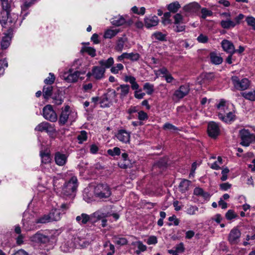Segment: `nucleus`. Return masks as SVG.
I'll return each instance as SVG.
<instances>
[{
  "label": "nucleus",
  "mask_w": 255,
  "mask_h": 255,
  "mask_svg": "<svg viewBox=\"0 0 255 255\" xmlns=\"http://www.w3.org/2000/svg\"><path fill=\"white\" fill-rule=\"evenodd\" d=\"M1 10L0 11V23L5 28H12L16 23L18 15L10 13L12 0H0Z\"/></svg>",
  "instance_id": "f257e3e1"
},
{
  "label": "nucleus",
  "mask_w": 255,
  "mask_h": 255,
  "mask_svg": "<svg viewBox=\"0 0 255 255\" xmlns=\"http://www.w3.org/2000/svg\"><path fill=\"white\" fill-rule=\"evenodd\" d=\"M78 180L75 176H73L71 179L66 182L64 184L62 193L66 196H70L73 198L75 195V193L78 187Z\"/></svg>",
  "instance_id": "f03ea898"
},
{
  "label": "nucleus",
  "mask_w": 255,
  "mask_h": 255,
  "mask_svg": "<svg viewBox=\"0 0 255 255\" xmlns=\"http://www.w3.org/2000/svg\"><path fill=\"white\" fill-rule=\"evenodd\" d=\"M94 195L100 199H106L111 195V191L107 184H99L94 188Z\"/></svg>",
  "instance_id": "7ed1b4c3"
},
{
  "label": "nucleus",
  "mask_w": 255,
  "mask_h": 255,
  "mask_svg": "<svg viewBox=\"0 0 255 255\" xmlns=\"http://www.w3.org/2000/svg\"><path fill=\"white\" fill-rule=\"evenodd\" d=\"M239 136L241 139L240 144L244 146H248L250 143L255 141V135L251 133L248 129H241L239 131Z\"/></svg>",
  "instance_id": "20e7f679"
},
{
  "label": "nucleus",
  "mask_w": 255,
  "mask_h": 255,
  "mask_svg": "<svg viewBox=\"0 0 255 255\" xmlns=\"http://www.w3.org/2000/svg\"><path fill=\"white\" fill-rule=\"evenodd\" d=\"M231 80L234 88L237 90H246L250 86V82L247 78H243L240 80L238 77L234 76L232 77Z\"/></svg>",
  "instance_id": "39448f33"
},
{
  "label": "nucleus",
  "mask_w": 255,
  "mask_h": 255,
  "mask_svg": "<svg viewBox=\"0 0 255 255\" xmlns=\"http://www.w3.org/2000/svg\"><path fill=\"white\" fill-rule=\"evenodd\" d=\"M43 116L46 120L51 122H55L57 120V115L50 105H47L43 108Z\"/></svg>",
  "instance_id": "423d86ee"
},
{
  "label": "nucleus",
  "mask_w": 255,
  "mask_h": 255,
  "mask_svg": "<svg viewBox=\"0 0 255 255\" xmlns=\"http://www.w3.org/2000/svg\"><path fill=\"white\" fill-rule=\"evenodd\" d=\"M241 236V231L237 228H234L228 235V241L232 245H237L240 241Z\"/></svg>",
  "instance_id": "0eeeda50"
},
{
  "label": "nucleus",
  "mask_w": 255,
  "mask_h": 255,
  "mask_svg": "<svg viewBox=\"0 0 255 255\" xmlns=\"http://www.w3.org/2000/svg\"><path fill=\"white\" fill-rule=\"evenodd\" d=\"M207 131L210 137L216 138L220 134V129L217 123L211 122L208 124Z\"/></svg>",
  "instance_id": "6e6552de"
},
{
  "label": "nucleus",
  "mask_w": 255,
  "mask_h": 255,
  "mask_svg": "<svg viewBox=\"0 0 255 255\" xmlns=\"http://www.w3.org/2000/svg\"><path fill=\"white\" fill-rule=\"evenodd\" d=\"M31 242L38 244H46L49 241L48 236L44 235L40 231L32 235L29 238Z\"/></svg>",
  "instance_id": "1a4fd4ad"
},
{
  "label": "nucleus",
  "mask_w": 255,
  "mask_h": 255,
  "mask_svg": "<svg viewBox=\"0 0 255 255\" xmlns=\"http://www.w3.org/2000/svg\"><path fill=\"white\" fill-rule=\"evenodd\" d=\"M70 113L69 106H66L62 109L58 121L60 125H64L67 122Z\"/></svg>",
  "instance_id": "9d476101"
},
{
  "label": "nucleus",
  "mask_w": 255,
  "mask_h": 255,
  "mask_svg": "<svg viewBox=\"0 0 255 255\" xmlns=\"http://www.w3.org/2000/svg\"><path fill=\"white\" fill-rule=\"evenodd\" d=\"M189 90L188 85H182L178 90L175 91L173 96L177 99H182L188 94Z\"/></svg>",
  "instance_id": "9b49d317"
},
{
  "label": "nucleus",
  "mask_w": 255,
  "mask_h": 255,
  "mask_svg": "<svg viewBox=\"0 0 255 255\" xmlns=\"http://www.w3.org/2000/svg\"><path fill=\"white\" fill-rule=\"evenodd\" d=\"M67 158L68 155L60 152H56L55 153V162L58 166H62L65 165L67 161Z\"/></svg>",
  "instance_id": "f8f14e48"
},
{
  "label": "nucleus",
  "mask_w": 255,
  "mask_h": 255,
  "mask_svg": "<svg viewBox=\"0 0 255 255\" xmlns=\"http://www.w3.org/2000/svg\"><path fill=\"white\" fill-rule=\"evenodd\" d=\"M116 136L122 142L128 143L129 141L130 132L125 129L119 130Z\"/></svg>",
  "instance_id": "ddd939ff"
},
{
  "label": "nucleus",
  "mask_w": 255,
  "mask_h": 255,
  "mask_svg": "<svg viewBox=\"0 0 255 255\" xmlns=\"http://www.w3.org/2000/svg\"><path fill=\"white\" fill-rule=\"evenodd\" d=\"M222 15H225L227 17V19L222 20L220 22V24L223 28L230 29L234 27L236 25V23L234 21L228 18L230 17V13H224Z\"/></svg>",
  "instance_id": "4468645a"
},
{
  "label": "nucleus",
  "mask_w": 255,
  "mask_h": 255,
  "mask_svg": "<svg viewBox=\"0 0 255 255\" xmlns=\"http://www.w3.org/2000/svg\"><path fill=\"white\" fill-rule=\"evenodd\" d=\"M221 44L223 49L226 52L229 53L231 55L236 53L235 46L232 42L228 40L224 39L222 41Z\"/></svg>",
  "instance_id": "2eb2a0df"
},
{
  "label": "nucleus",
  "mask_w": 255,
  "mask_h": 255,
  "mask_svg": "<svg viewBox=\"0 0 255 255\" xmlns=\"http://www.w3.org/2000/svg\"><path fill=\"white\" fill-rule=\"evenodd\" d=\"M140 58V55L137 53H124L118 57V60L122 61L124 59H128L132 61H136Z\"/></svg>",
  "instance_id": "dca6fc26"
},
{
  "label": "nucleus",
  "mask_w": 255,
  "mask_h": 255,
  "mask_svg": "<svg viewBox=\"0 0 255 255\" xmlns=\"http://www.w3.org/2000/svg\"><path fill=\"white\" fill-rule=\"evenodd\" d=\"M105 69L104 68L95 66L92 70V76L97 80L102 79L104 77Z\"/></svg>",
  "instance_id": "f3484780"
},
{
  "label": "nucleus",
  "mask_w": 255,
  "mask_h": 255,
  "mask_svg": "<svg viewBox=\"0 0 255 255\" xmlns=\"http://www.w3.org/2000/svg\"><path fill=\"white\" fill-rule=\"evenodd\" d=\"M200 7L201 6L197 2H193L185 5L183 9L186 12L193 13L198 12Z\"/></svg>",
  "instance_id": "a211bd4d"
},
{
  "label": "nucleus",
  "mask_w": 255,
  "mask_h": 255,
  "mask_svg": "<svg viewBox=\"0 0 255 255\" xmlns=\"http://www.w3.org/2000/svg\"><path fill=\"white\" fill-rule=\"evenodd\" d=\"M219 118L225 123H229L233 121L235 119V115L234 113L230 112L227 114L226 116H224L222 113H219Z\"/></svg>",
  "instance_id": "6ab92c4d"
},
{
  "label": "nucleus",
  "mask_w": 255,
  "mask_h": 255,
  "mask_svg": "<svg viewBox=\"0 0 255 255\" xmlns=\"http://www.w3.org/2000/svg\"><path fill=\"white\" fill-rule=\"evenodd\" d=\"M158 21V18L156 16L145 18L144 19L145 26L147 28H150L157 25Z\"/></svg>",
  "instance_id": "aec40b11"
},
{
  "label": "nucleus",
  "mask_w": 255,
  "mask_h": 255,
  "mask_svg": "<svg viewBox=\"0 0 255 255\" xmlns=\"http://www.w3.org/2000/svg\"><path fill=\"white\" fill-rule=\"evenodd\" d=\"M74 244L75 247H79L84 248L88 247L90 243L84 239L77 237L74 238Z\"/></svg>",
  "instance_id": "412c9836"
},
{
  "label": "nucleus",
  "mask_w": 255,
  "mask_h": 255,
  "mask_svg": "<svg viewBox=\"0 0 255 255\" xmlns=\"http://www.w3.org/2000/svg\"><path fill=\"white\" fill-rule=\"evenodd\" d=\"M111 216L109 213L104 212L102 209H101L91 215V218L96 219L97 220H102Z\"/></svg>",
  "instance_id": "4be33fe9"
},
{
  "label": "nucleus",
  "mask_w": 255,
  "mask_h": 255,
  "mask_svg": "<svg viewBox=\"0 0 255 255\" xmlns=\"http://www.w3.org/2000/svg\"><path fill=\"white\" fill-rule=\"evenodd\" d=\"M51 127L49 123L47 122H42L38 125L35 128L36 131L42 132H49L51 131Z\"/></svg>",
  "instance_id": "5701e85b"
},
{
  "label": "nucleus",
  "mask_w": 255,
  "mask_h": 255,
  "mask_svg": "<svg viewBox=\"0 0 255 255\" xmlns=\"http://www.w3.org/2000/svg\"><path fill=\"white\" fill-rule=\"evenodd\" d=\"M11 37L9 34H6L3 36L0 41V45L1 49H6L10 45Z\"/></svg>",
  "instance_id": "b1692460"
},
{
  "label": "nucleus",
  "mask_w": 255,
  "mask_h": 255,
  "mask_svg": "<svg viewBox=\"0 0 255 255\" xmlns=\"http://www.w3.org/2000/svg\"><path fill=\"white\" fill-rule=\"evenodd\" d=\"M129 90V86L127 84L121 85L119 87L117 88V91H120V94L121 98H123L126 97L128 94Z\"/></svg>",
  "instance_id": "393cba45"
},
{
  "label": "nucleus",
  "mask_w": 255,
  "mask_h": 255,
  "mask_svg": "<svg viewBox=\"0 0 255 255\" xmlns=\"http://www.w3.org/2000/svg\"><path fill=\"white\" fill-rule=\"evenodd\" d=\"M65 74L64 76V78L68 82H75L78 79L80 75V73L78 71H75L73 73H70L66 75Z\"/></svg>",
  "instance_id": "a878e982"
},
{
  "label": "nucleus",
  "mask_w": 255,
  "mask_h": 255,
  "mask_svg": "<svg viewBox=\"0 0 255 255\" xmlns=\"http://www.w3.org/2000/svg\"><path fill=\"white\" fill-rule=\"evenodd\" d=\"M127 41V38L125 36L119 37L115 46V50L117 51L121 52L123 50L124 44Z\"/></svg>",
  "instance_id": "bb28decb"
},
{
  "label": "nucleus",
  "mask_w": 255,
  "mask_h": 255,
  "mask_svg": "<svg viewBox=\"0 0 255 255\" xmlns=\"http://www.w3.org/2000/svg\"><path fill=\"white\" fill-rule=\"evenodd\" d=\"M194 194L196 196L202 197L206 200L209 199L210 197L209 193L204 191L202 188L200 187H196L194 189Z\"/></svg>",
  "instance_id": "cd10ccee"
},
{
  "label": "nucleus",
  "mask_w": 255,
  "mask_h": 255,
  "mask_svg": "<svg viewBox=\"0 0 255 255\" xmlns=\"http://www.w3.org/2000/svg\"><path fill=\"white\" fill-rule=\"evenodd\" d=\"M90 220V216L85 213H82L80 215L77 216L76 218V221L80 225H85L87 224Z\"/></svg>",
  "instance_id": "c85d7f7f"
},
{
  "label": "nucleus",
  "mask_w": 255,
  "mask_h": 255,
  "mask_svg": "<svg viewBox=\"0 0 255 255\" xmlns=\"http://www.w3.org/2000/svg\"><path fill=\"white\" fill-rule=\"evenodd\" d=\"M122 158L123 162L120 161L119 163V166L123 168H127L130 164L128 158V154L126 152L122 153Z\"/></svg>",
  "instance_id": "c756f323"
},
{
  "label": "nucleus",
  "mask_w": 255,
  "mask_h": 255,
  "mask_svg": "<svg viewBox=\"0 0 255 255\" xmlns=\"http://www.w3.org/2000/svg\"><path fill=\"white\" fill-rule=\"evenodd\" d=\"M131 245L137 248V250L135 251L136 255H139L141 252H143L146 250V246L140 241L132 242Z\"/></svg>",
  "instance_id": "7c9ffc66"
},
{
  "label": "nucleus",
  "mask_w": 255,
  "mask_h": 255,
  "mask_svg": "<svg viewBox=\"0 0 255 255\" xmlns=\"http://www.w3.org/2000/svg\"><path fill=\"white\" fill-rule=\"evenodd\" d=\"M210 57L211 62L214 64L219 65L223 62V58L215 52H211Z\"/></svg>",
  "instance_id": "2f4dec72"
},
{
  "label": "nucleus",
  "mask_w": 255,
  "mask_h": 255,
  "mask_svg": "<svg viewBox=\"0 0 255 255\" xmlns=\"http://www.w3.org/2000/svg\"><path fill=\"white\" fill-rule=\"evenodd\" d=\"M99 64L102 68H109L112 66L114 63L113 58L110 57L107 60H101L99 61Z\"/></svg>",
  "instance_id": "473e14b6"
},
{
  "label": "nucleus",
  "mask_w": 255,
  "mask_h": 255,
  "mask_svg": "<svg viewBox=\"0 0 255 255\" xmlns=\"http://www.w3.org/2000/svg\"><path fill=\"white\" fill-rule=\"evenodd\" d=\"M40 155L41 158V163L42 164H48L51 162L50 155L48 152L41 151Z\"/></svg>",
  "instance_id": "72a5a7b5"
},
{
  "label": "nucleus",
  "mask_w": 255,
  "mask_h": 255,
  "mask_svg": "<svg viewBox=\"0 0 255 255\" xmlns=\"http://www.w3.org/2000/svg\"><path fill=\"white\" fill-rule=\"evenodd\" d=\"M113 242L118 245L124 246L128 244V240L125 238L120 237L117 236H114L113 237Z\"/></svg>",
  "instance_id": "f704fd0d"
},
{
  "label": "nucleus",
  "mask_w": 255,
  "mask_h": 255,
  "mask_svg": "<svg viewBox=\"0 0 255 255\" xmlns=\"http://www.w3.org/2000/svg\"><path fill=\"white\" fill-rule=\"evenodd\" d=\"M126 23L125 19L121 16H117L113 18L111 20V23L115 26H119L124 24Z\"/></svg>",
  "instance_id": "c9c22d12"
},
{
  "label": "nucleus",
  "mask_w": 255,
  "mask_h": 255,
  "mask_svg": "<svg viewBox=\"0 0 255 255\" xmlns=\"http://www.w3.org/2000/svg\"><path fill=\"white\" fill-rule=\"evenodd\" d=\"M61 250L64 253H68L72 251L74 248V245L72 243L68 241L63 243L60 247Z\"/></svg>",
  "instance_id": "e433bc0d"
},
{
  "label": "nucleus",
  "mask_w": 255,
  "mask_h": 255,
  "mask_svg": "<svg viewBox=\"0 0 255 255\" xmlns=\"http://www.w3.org/2000/svg\"><path fill=\"white\" fill-rule=\"evenodd\" d=\"M52 221H58L61 218V213L58 209H53L49 214Z\"/></svg>",
  "instance_id": "4c0bfd02"
},
{
  "label": "nucleus",
  "mask_w": 255,
  "mask_h": 255,
  "mask_svg": "<svg viewBox=\"0 0 255 255\" xmlns=\"http://www.w3.org/2000/svg\"><path fill=\"white\" fill-rule=\"evenodd\" d=\"M118 29H107L104 35V37L106 39H111L115 36L119 32Z\"/></svg>",
  "instance_id": "58836bf2"
},
{
  "label": "nucleus",
  "mask_w": 255,
  "mask_h": 255,
  "mask_svg": "<svg viewBox=\"0 0 255 255\" xmlns=\"http://www.w3.org/2000/svg\"><path fill=\"white\" fill-rule=\"evenodd\" d=\"M53 87L51 85L44 86L43 88V96L44 99H48L51 95Z\"/></svg>",
  "instance_id": "ea45409f"
},
{
  "label": "nucleus",
  "mask_w": 255,
  "mask_h": 255,
  "mask_svg": "<svg viewBox=\"0 0 255 255\" xmlns=\"http://www.w3.org/2000/svg\"><path fill=\"white\" fill-rule=\"evenodd\" d=\"M241 95L246 99L251 101H255V91H252L248 92L241 93Z\"/></svg>",
  "instance_id": "a19ab883"
},
{
  "label": "nucleus",
  "mask_w": 255,
  "mask_h": 255,
  "mask_svg": "<svg viewBox=\"0 0 255 255\" xmlns=\"http://www.w3.org/2000/svg\"><path fill=\"white\" fill-rule=\"evenodd\" d=\"M190 184V181L188 180L184 179L180 183L179 188L180 190L182 192H185L189 189Z\"/></svg>",
  "instance_id": "79ce46f5"
},
{
  "label": "nucleus",
  "mask_w": 255,
  "mask_h": 255,
  "mask_svg": "<svg viewBox=\"0 0 255 255\" xmlns=\"http://www.w3.org/2000/svg\"><path fill=\"white\" fill-rule=\"evenodd\" d=\"M180 7V5L178 1H175L168 5L167 8L170 12H176Z\"/></svg>",
  "instance_id": "37998d69"
},
{
  "label": "nucleus",
  "mask_w": 255,
  "mask_h": 255,
  "mask_svg": "<svg viewBox=\"0 0 255 255\" xmlns=\"http://www.w3.org/2000/svg\"><path fill=\"white\" fill-rule=\"evenodd\" d=\"M217 108L220 111L219 113L225 112L227 109L226 101L224 99H221L218 104L217 105Z\"/></svg>",
  "instance_id": "c03bdc74"
},
{
  "label": "nucleus",
  "mask_w": 255,
  "mask_h": 255,
  "mask_svg": "<svg viewBox=\"0 0 255 255\" xmlns=\"http://www.w3.org/2000/svg\"><path fill=\"white\" fill-rule=\"evenodd\" d=\"M143 89L147 95H150L154 92V85L149 83H145L143 85Z\"/></svg>",
  "instance_id": "a18cd8bd"
},
{
  "label": "nucleus",
  "mask_w": 255,
  "mask_h": 255,
  "mask_svg": "<svg viewBox=\"0 0 255 255\" xmlns=\"http://www.w3.org/2000/svg\"><path fill=\"white\" fill-rule=\"evenodd\" d=\"M163 128L164 130H168L171 132H175L179 130V129L177 127L169 123H165L163 126Z\"/></svg>",
  "instance_id": "49530a36"
},
{
  "label": "nucleus",
  "mask_w": 255,
  "mask_h": 255,
  "mask_svg": "<svg viewBox=\"0 0 255 255\" xmlns=\"http://www.w3.org/2000/svg\"><path fill=\"white\" fill-rule=\"evenodd\" d=\"M52 222L51 217L49 215H44L35 221L36 223L45 224L48 222Z\"/></svg>",
  "instance_id": "de8ad7c7"
},
{
  "label": "nucleus",
  "mask_w": 255,
  "mask_h": 255,
  "mask_svg": "<svg viewBox=\"0 0 255 255\" xmlns=\"http://www.w3.org/2000/svg\"><path fill=\"white\" fill-rule=\"evenodd\" d=\"M81 52H85L92 57L96 56V50L92 47H84L82 48Z\"/></svg>",
  "instance_id": "09e8293b"
},
{
  "label": "nucleus",
  "mask_w": 255,
  "mask_h": 255,
  "mask_svg": "<svg viewBox=\"0 0 255 255\" xmlns=\"http://www.w3.org/2000/svg\"><path fill=\"white\" fill-rule=\"evenodd\" d=\"M117 96V94L115 91L113 90H110L106 95L105 99L106 101L111 102L113 100L116 99Z\"/></svg>",
  "instance_id": "8fccbe9b"
},
{
  "label": "nucleus",
  "mask_w": 255,
  "mask_h": 255,
  "mask_svg": "<svg viewBox=\"0 0 255 255\" xmlns=\"http://www.w3.org/2000/svg\"><path fill=\"white\" fill-rule=\"evenodd\" d=\"M109 155L114 156L119 155L121 154V149L118 147H115L113 149H109L107 150Z\"/></svg>",
  "instance_id": "3c124183"
},
{
  "label": "nucleus",
  "mask_w": 255,
  "mask_h": 255,
  "mask_svg": "<svg viewBox=\"0 0 255 255\" xmlns=\"http://www.w3.org/2000/svg\"><path fill=\"white\" fill-rule=\"evenodd\" d=\"M77 139L79 141L80 143L86 141L87 139V133L85 130H82L77 136Z\"/></svg>",
  "instance_id": "603ef678"
},
{
  "label": "nucleus",
  "mask_w": 255,
  "mask_h": 255,
  "mask_svg": "<svg viewBox=\"0 0 255 255\" xmlns=\"http://www.w3.org/2000/svg\"><path fill=\"white\" fill-rule=\"evenodd\" d=\"M152 37H154L156 39L160 41L166 40V35L163 34L161 32H156L152 34Z\"/></svg>",
  "instance_id": "864d4df0"
},
{
  "label": "nucleus",
  "mask_w": 255,
  "mask_h": 255,
  "mask_svg": "<svg viewBox=\"0 0 255 255\" xmlns=\"http://www.w3.org/2000/svg\"><path fill=\"white\" fill-rule=\"evenodd\" d=\"M124 69L123 64L119 63L117 64L115 66H113L111 68V72L115 74L119 73V71L122 70Z\"/></svg>",
  "instance_id": "5fc2aeb1"
},
{
  "label": "nucleus",
  "mask_w": 255,
  "mask_h": 255,
  "mask_svg": "<svg viewBox=\"0 0 255 255\" xmlns=\"http://www.w3.org/2000/svg\"><path fill=\"white\" fill-rule=\"evenodd\" d=\"M246 21L248 25L252 27V29L255 30V18L253 16H248Z\"/></svg>",
  "instance_id": "6e6d98bb"
},
{
  "label": "nucleus",
  "mask_w": 255,
  "mask_h": 255,
  "mask_svg": "<svg viewBox=\"0 0 255 255\" xmlns=\"http://www.w3.org/2000/svg\"><path fill=\"white\" fill-rule=\"evenodd\" d=\"M7 66L8 63L5 59L0 60V75L4 73V69L7 67Z\"/></svg>",
  "instance_id": "4d7b16f0"
},
{
  "label": "nucleus",
  "mask_w": 255,
  "mask_h": 255,
  "mask_svg": "<svg viewBox=\"0 0 255 255\" xmlns=\"http://www.w3.org/2000/svg\"><path fill=\"white\" fill-rule=\"evenodd\" d=\"M55 79V77L54 74L52 73H50L49 74V77L45 79L44 83L46 84L50 85L54 82Z\"/></svg>",
  "instance_id": "13d9d810"
},
{
  "label": "nucleus",
  "mask_w": 255,
  "mask_h": 255,
  "mask_svg": "<svg viewBox=\"0 0 255 255\" xmlns=\"http://www.w3.org/2000/svg\"><path fill=\"white\" fill-rule=\"evenodd\" d=\"M33 4V0H25L21 6L22 10H26Z\"/></svg>",
  "instance_id": "bf43d9fd"
},
{
  "label": "nucleus",
  "mask_w": 255,
  "mask_h": 255,
  "mask_svg": "<svg viewBox=\"0 0 255 255\" xmlns=\"http://www.w3.org/2000/svg\"><path fill=\"white\" fill-rule=\"evenodd\" d=\"M198 211V208L195 206H190L186 210V212L188 214L193 215H195L196 212Z\"/></svg>",
  "instance_id": "052dcab7"
},
{
  "label": "nucleus",
  "mask_w": 255,
  "mask_h": 255,
  "mask_svg": "<svg viewBox=\"0 0 255 255\" xmlns=\"http://www.w3.org/2000/svg\"><path fill=\"white\" fill-rule=\"evenodd\" d=\"M237 217L234 211L232 210H229L226 214V218L229 220L235 219Z\"/></svg>",
  "instance_id": "680f3d73"
},
{
  "label": "nucleus",
  "mask_w": 255,
  "mask_h": 255,
  "mask_svg": "<svg viewBox=\"0 0 255 255\" xmlns=\"http://www.w3.org/2000/svg\"><path fill=\"white\" fill-rule=\"evenodd\" d=\"M201 13L202 14V18L204 19H205L208 16L212 15L213 13V12L211 11L208 10L206 8H203L201 9Z\"/></svg>",
  "instance_id": "e2e57ef3"
},
{
  "label": "nucleus",
  "mask_w": 255,
  "mask_h": 255,
  "mask_svg": "<svg viewBox=\"0 0 255 255\" xmlns=\"http://www.w3.org/2000/svg\"><path fill=\"white\" fill-rule=\"evenodd\" d=\"M138 119L140 121L147 120L148 119L147 114L145 112L140 111L138 113Z\"/></svg>",
  "instance_id": "0e129e2a"
},
{
  "label": "nucleus",
  "mask_w": 255,
  "mask_h": 255,
  "mask_svg": "<svg viewBox=\"0 0 255 255\" xmlns=\"http://www.w3.org/2000/svg\"><path fill=\"white\" fill-rule=\"evenodd\" d=\"M229 172V169L228 168H224L222 171V177L221 180L223 181L226 180L228 178V174Z\"/></svg>",
  "instance_id": "69168bd1"
},
{
  "label": "nucleus",
  "mask_w": 255,
  "mask_h": 255,
  "mask_svg": "<svg viewBox=\"0 0 255 255\" xmlns=\"http://www.w3.org/2000/svg\"><path fill=\"white\" fill-rule=\"evenodd\" d=\"M198 42L202 43H205L207 42L208 40V37L205 35L201 34L197 38Z\"/></svg>",
  "instance_id": "338daca9"
},
{
  "label": "nucleus",
  "mask_w": 255,
  "mask_h": 255,
  "mask_svg": "<svg viewBox=\"0 0 255 255\" xmlns=\"http://www.w3.org/2000/svg\"><path fill=\"white\" fill-rule=\"evenodd\" d=\"M174 18L175 20V24H179L182 22L183 21V16L180 13H177L174 16Z\"/></svg>",
  "instance_id": "774afa93"
}]
</instances>
